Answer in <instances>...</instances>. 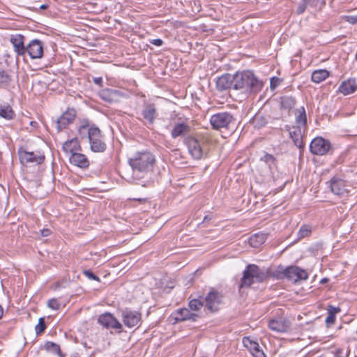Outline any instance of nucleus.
Wrapping results in <instances>:
<instances>
[{
    "mask_svg": "<svg viewBox=\"0 0 357 357\" xmlns=\"http://www.w3.org/2000/svg\"><path fill=\"white\" fill-rule=\"evenodd\" d=\"M298 114H296L295 123L296 126H301L303 128H306L307 127V116L305 108L301 107L297 111Z\"/></svg>",
    "mask_w": 357,
    "mask_h": 357,
    "instance_id": "obj_30",
    "label": "nucleus"
},
{
    "mask_svg": "<svg viewBox=\"0 0 357 357\" xmlns=\"http://www.w3.org/2000/svg\"><path fill=\"white\" fill-rule=\"evenodd\" d=\"M121 317L123 324L128 328L138 325L142 319V314L137 311L126 308L121 310Z\"/></svg>",
    "mask_w": 357,
    "mask_h": 357,
    "instance_id": "obj_10",
    "label": "nucleus"
},
{
    "mask_svg": "<svg viewBox=\"0 0 357 357\" xmlns=\"http://www.w3.org/2000/svg\"><path fill=\"white\" fill-rule=\"evenodd\" d=\"M90 127L89 120L84 119L77 130L78 134L81 138H88V130L90 129Z\"/></svg>",
    "mask_w": 357,
    "mask_h": 357,
    "instance_id": "obj_35",
    "label": "nucleus"
},
{
    "mask_svg": "<svg viewBox=\"0 0 357 357\" xmlns=\"http://www.w3.org/2000/svg\"><path fill=\"white\" fill-rule=\"evenodd\" d=\"M63 150L66 153H70L71 155L74 153L82 151L80 142L77 137H74L66 141L63 144Z\"/></svg>",
    "mask_w": 357,
    "mask_h": 357,
    "instance_id": "obj_26",
    "label": "nucleus"
},
{
    "mask_svg": "<svg viewBox=\"0 0 357 357\" xmlns=\"http://www.w3.org/2000/svg\"><path fill=\"white\" fill-rule=\"evenodd\" d=\"M234 74L225 73L218 77L216 88L220 91L234 90Z\"/></svg>",
    "mask_w": 357,
    "mask_h": 357,
    "instance_id": "obj_14",
    "label": "nucleus"
},
{
    "mask_svg": "<svg viewBox=\"0 0 357 357\" xmlns=\"http://www.w3.org/2000/svg\"><path fill=\"white\" fill-rule=\"evenodd\" d=\"M3 314V307H1V305H0V319L2 318Z\"/></svg>",
    "mask_w": 357,
    "mask_h": 357,
    "instance_id": "obj_57",
    "label": "nucleus"
},
{
    "mask_svg": "<svg viewBox=\"0 0 357 357\" xmlns=\"http://www.w3.org/2000/svg\"><path fill=\"white\" fill-rule=\"evenodd\" d=\"M98 322L107 329H122V324L109 312L100 314L98 319Z\"/></svg>",
    "mask_w": 357,
    "mask_h": 357,
    "instance_id": "obj_11",
    "label": "nucleus"
},
{
    "mask_svg": "<svg viewBox=\"0 0 357 357\" xmlns=\"http://www.w3.org/2000/svg\"><path fill=\"white\" fill-rule=\"evenodd\" d=\"M142 114L144 119L149 124H153L158 116L155 105L154 103H145L142 111Z\"/></svg>",
    "mask_w": 357,
    "mask_h": 357,
    "instance_id": "obj_20",
    "label": "nucleus"
},
{
    "mask_svg": "<svg viewBox=\"0 0 357 357\" xmlns=\"http://www.w3.org/2000/svg\"><path fill=\"white\" fill-rule=\"evenodd\" d=\"M76 110L74 108H68L59 118L54 122L55 128L57 132H61L63 130L73 123L76 117Z\"/></svg>",
    "mask_w": 357,
    "mask_h": 357,
    "instance_id": "obj_8",
    "label": "nucleus"
},
{
    "mask_svg": "<svg viewBox=\"0 0 357 357\" xmlns=\"http://www.w3.org/2000/svg\"><path fill=\"white\" fill-rule=\"evenodd\" d=\"M252 123L255 128L261 129L266 126L268 120L265 116L257 114L253 117Z\"/></svg>",
    "mask_w": 357,
    "mask_h": 357,
    "instance_id": "obj_33",
    "label": "nucleus"
},
{
    "mask_svg": "<svg viewBox=\"0 0 357 357\" xmlns=\"http://www.w3.org/2000/svg\"><path fill=\"white\" fill-rule=\"evenodd\" d=\"M306 128L301 126H292V130L290 131L289 137L292 139L295 146H296L300 151L303 150L305 145L303 142V136Z\"/></svg>",
    "mask_w": 357,
    "mask_h": 357,
    "instance_id": "obj_16",
    "label": "nucleus"
},
{
    "mask_svg": "<svg viewBox=\"0 0 357 357\" xmlns=\"http://www.w3.org/2000/svg\"><path fill=\"white\" fill-rule=\"evenodd\" d=\"M46 324L44 317H40L38 320V324L35 327V331L37 335H40L46 329Z\"/></svg>",
    "mask_w": 357,
    "mask_h": 357,
    "instance_id": "obj_41",
    "label": "nucleus"
},
{
    "mask_svg": "<svg viewBox=\"0 0 357 357\" xmlns=\"http://www.w3.org/2000/svg\"><path fill=\"white\" fill-rule=\"evenodd\" d=\"M155 162L154 155L149 151L137 152L128 160V163L134 172L143 174L152 171Z\"/></svg>",
    "mask_w": 357,
    "mask_h": 357,
    "instance_id": "obj_4",
    "label": "nucleus"
},
{
    "mask_svg": "<svg viewBox=\"0 0 357 357\" xmlns=\"http://www.w3.org/2000/svg\"><path fill=\"white\" fill-rule=\"evenodd\" d=\"M252 356L254 357H266L261 349L256 351L255 353L252 354Z\"/></svg>",
    "mask_w": 357,
    "mask_h": 357,
    "instance_id": "obj_53",
    "label": "nucleus"
},
{
    "mask_svg": "<svg viewBox=\"0 0 357 357\" xmlns=\"http://www.w3.org/2000/svg\"><path fill=\"white\" fill-rule=\"evenodd\" d=\"M24 37L21 34L11 36L10 43L17 56H24L26 54V46L24 45Z\"/></svg>",
    "mask_w": 357,
    "mask_h": 357,
    "instance_id": "obj_21",
    "label": "nucleus"
},
{
    "mask_svg": "<svg viewBox=\"0 0 357 357\" xmlns=\"http://www.w3.org/2000/svg\"><path fill=\"white\" fill-rule=\"evenodd\" d=\"M188 305L191 310L198 311L204 305V302L199 299H192L189 302Z\"/></svg>",
    "mask_w": 357,
    "mask_h": 357,
    "instance_id": "obj_39",
    "label": "nucleus"
},
{
    "mask_svg": "<svg viewBox=\"0 0 357 357\" xmlns=\"http://www.w3.org/2000/svg\"><path fill=\"white\" fill-rule=\"evenodd\" d=\"M349 352L343 349H338L334 354L333 357H348Z\"/></svg>",
    "mask_w": 357,
    "mask_h": 357,
    "instance_id": "obj_46",
    "label": "nucleus"
},
{
    "mask_svg": "<svg viewBox=\"0 0 357 357\" xmlns=\"http://www.w3.org/2000/svg\"><path fill=\"white\" fill-rule=\"evenodd\" d=\"M48 7H49V5H47V4H42L40 6V9L45 10V9L48 8Z\"/></svg>",
    "mask_w": 357,
    "mask_h": 357,
    "instance_id": "obj_54",
    "label": "nucleus"
},
{
    "mask_svg": "<svg viewBox=\"0 0 357 357\" xmlns=\"http://www.w3.org/2000/svg\"><path fill=\"white\" fill-rule=\"evenodd\" d=\"M47 306L52 310H59L60 307V303L56 298H51L47 302Z\"/></svg>",
    "mask_w": 357,
    "mask_h": 357,
    "instance_id": "obj_43",
    "label": "nucleus"
},
{
    "mask_svg": "<svg viewBox=\"0 0 357 357\" xmlns=\"http://www.w3.org/2000/svg\"><path fill=\"white\" fill-rule=\"evenodd\" d=\"M69 160L71 165L77 166L81 169H87L90 165L88 158L84 154L79 152L73 153L70 155Z\"/></svg>",
    "mask_w": 357,
    "mask_h": 357,
    "instance_id": "obj_23",
    "label": "nucleus"
},
{
    "mask_svg": "<svg viewBox=\"0 0 357 357\" xmlns=\"http://www.w3.org/2000/svg\"><path fill=\"white\" fill-rule=\"evenodd\" d=\"M210 220H211V218H210L208 215H206V216L204 218L203 222L209 221Z\"/></svg>",
    "mask_w": 357,
    "mask_h": 357,
    "instance_id": "obj_58",
    "label": "nucleus"
},
{
    "mask_svg": "<svg viewBox=\"0 0 357 357\" xmlns=\"http://www.w3.org/2000/svg\"><path fill=\"white\" fill-rule=\"evenodd\" d=\"M191 127L183 121L175 123L171 130V137L176 139L179 137H185L190 134Z\"/></svg>",
    "mask_w": 357,
    "mask_h": 357,
    "instance_id": "obj_18",
    "label": "nucleus"
},
{
    "mask_svg": "<svg viewBox=\"0 0 357 357\" xmlns=\"http://www.w3.org/2000/svg\"><path fill=\"white\" fill-rule=\"evenodd\" d=\"M345 20L351 24H357V15L346 16Z\"/></svg>",
    "mask_w": 357,
    "mask_h": 357,
    "instance_id": "obj_48",
    "label": "nucleus"
},
{
    "mask_svg": "<svg viewBox=\"0 0 357 357\" xmlns=\"http://www.w3.org/2000/svg\"><path fill=\"white\" fill-rule=\"evenodd\" d=\"M267 238V234L264 233H257L252 235L249 239L250 245L253 248H258L263 244Z\"/></svg>",
    "mask_w": 357,
    "mask_h": 357,
    "instance_id": "obj_28",
    "label": "nucleus"
},
{
    "mask_svg": "<svg viewBox=\"0 0 357 357\" xmlns=\"http://www.w3.org/2000/svg\"><path fill=\"white\" fill-rule=\"evenodd\" d=\"M312 232L311 227L307 225H304L299 229L297 236L298 239L303 238L309 236Z\"/></svg>",
    "mask_w": 357,
    "mask_h": 357,
    "instance_id": "obj_36",
    "label": "nucleus"
},
{
    "mask_svg": "<svg viewBox=\"0 0 357 357\" xmlns=\"http://www.w3.org/2000/svg\"><path fill=\"white\" fill-rule=\"evenodd\" d=\"M276 280L284 278L293 281L294 283L300 280H306L308 278V273L305 270L297 266H289L284 268L280 265L274 272L269 274Z\"/></svg>",
    "mask_w": 357,
    "mask_h": 357,
    "instance_id": "obj_3",
    "label": "nucleus"
},
{
    "mask_svg": "<svg viewBox=\"0 0 357 357\" xmlns=\"http://www.w3.org/2000/svg\"><path fill=\"white\" fill-rule=\"evenodd\" d=\"M282 79L277 77H273L271 79V83H270V88L271 90L275 89L282 82Z\"/></svg>",
    "mask_w": 357,
    "mask_h": 357,
    "instance_id": "obj_44",
    "label": "nucleus"
},
{
    "mask_svg": "<svg viewBox=\"0 0 357 357\" xmlns=\"http://www.w3.org/2000/svg\"><path fill=\"white\" fill-rule=\"evenodd\" d=\"M285 130H286L287 131H289V133L290 134V131H291V130H292V127H291V126H289V125H286V126H285Z\"/></svg>",
    "mask_w": 357,
    "mask_h": 357,
    "instance_id": "obj_55",
    "label": "nucleus"
},
{
    "mask_svg": "<svg viewBox=\"0 0 357 357\" xmlns=\"http://www.w3.org/2000/svg\"><path fill=\"white\" fill-rule=\"evenodd\" d=\"M308 6L321 8L326 4V0H305Z\"/></svg>",
    "mask_w": 357,
    "mask_h": 357,
    "instance_id": "obj_40",
    "label": "nucleus"
},
{
    "mask_svg": "<svg viewBox=\"0 0 357 357\" xmlns=\"http://www.w3.org/2000/svg\"><path fill=\"white\" fill-rule=\"evenodd\" d=\"M123 96V93L121 91L112 89H105L100 93L101 99L109 103L119 102Z\"/></svg>",
    "mask_w": 357,
    "mask_h": 357,
    "instance_id": "obj_17",
    "label": "nucleus"
},
{
    "mask_svg": "<svg viewBox=\"0 0 357 357\" xmlns=\"http://www.w3.org/2000/svg\"><path fill=\"white\" fill-rule=\"evenodd\" d=\"M261 160L264 161L270 167L271 165H276V158L271 154L266 153L263 157L261 158Z\"/></svg>",
    "mask_w": 357,
    "mask_h": 357,
    "instance_id": "obj_38",
    "label": "nucleus"
},
{
    "mask_svg": "<svg viewBox=\"0 0 357 357\" xmlns=\"http://www.w3.org/2000/svg\"><path fill=\"white\" fill-rule=\"evenodd\" d=\"M52 233V231L48 228H45L40 230V234L42 236H49Z\"/></svg>",
    "mask_w": 357,
    "mask_h": 357,
    "instance_id": "obj_52",
    "label": "nucleus"
},
{
    "mask_svg": "<svg viewBox=\"0 0 357 357\" xmlns=\"http://www.w3.org/2000/svg\"><path fill=\"white\" fill-rule=\"evenodd\" d=\"M26 54L32 59H40L43 55V43L40 40H32L26 46Z\"/></svg>",
    "mask_w": 357,
    "mask_h": 357,
    "instance_id": "obj_13",
    "label": "nucleus"
},
{
    "mask_svg": "<svg viewBox=\"0 0 357 357\" xmlns=\"http://www.w3.org/2000/svg\"><path fill=\"white\" fill-rule=\"evenodd\" d=\"M331 148V142L321 137L313 139L310 145L311 153L319 155H325L330 151Z\"/></svg>",
    "mask_w": 357,
    "mask_h": 357,
    "instance_id": "obj_9",
    "label": "nucleus"
},
{
    "mask_svg": "<svg viewBox=\"0 0 357 357\" xmlns=\"http://www.w3.org/2000/svg\"><path fill=\"white\" fill-rule=\"evenodd\" d=\"M355 59L357 61V52H356V54H355Z\"/></svg>",
    "mask_w": 357,
    "mask_h": 357,
    "instance_id": "obj_61",
    "label": "nucleus"
},
{
    "mask_svg": "<svg viewBox=\"0 0 357 357\" xmlns=\"http://www.w3.org/2000/svg\"><path fill=\"white\" fill-rule=\"evenodd\" d=\"M260 347L259 344L256 342L255 343H252V346H250V351L252 354H255L256 351L260 350Z\"/></svg>",
    "mask_w": 357,
    "mask_h": 357,
    "instance_id": "obj_51",
    "label": "nucleus"
},
{
    "mask_svg": "<svg viewBox=\"0 0 357 357\" xmlns=\"http://www.w3.org/2000/svg\"><path fill=\"white\" fill-rule=\"evenodd\" d=\"M21 162L23 164L36 163L37 165L42 164L45 160V156L43 155H37L34 152L24 151L20 154Z\"/></svg>",
    "mask_w": 357,
    "mask_h": 357,
    "instance_id": "obj_22",
    "label": "nucleus"
},
{
    "mask_svg": "<svg viewBox=\"0 0 357 357\" xmlns=\"http://www.w3.org/2000/svg\"><path fill=\"white\" fill-rule=\"evenodd\" d=\"M234 121V119L232 114L226 112L215 114L210 118V123L214 130L227 129Z\"/></svg>",
    "mask_w": 357,
    "mask_h": 357,
    "instance_id": "obj_7",
    "label": "nucleus"
},
{
    "mask_svg": "<svg viewBox=\"0 0 357 357\" xmlns=\"http://www.w3.org/2000/svg\"><path fill=\"white\" fill-rule=\"evenodd\" d=\"M268 328L275 332L284 333L289 330V323L284 318L279 317L268 321Z\"/></svg>",
    "mask_w": 357,
    "mask_h": 357,
    "instance_id": "obj_19",
    "label": "nucleus"
},
{
    "mask_svg": "<svg viewBox=\"0 0 357 357\" xmlns=\"http://www.w3.org/2000/svg\"><path fill=\"white\" fill-rule=\"evenodd\" d=\"M340 311L341 309L339 307H334L331 305H329L328 306L327 317L325 320L327 327H330L335 324L336 319V314H337Z\"/></svg>",
    "mask_w": 357,
    "mask_h": 357,
    "instance_id": "obj_27",
    "label": "nucleus"
},
{
    "mask_svg": "<svg viewBox=\"0 0 357 357\" xmlns=\"http://www.w3.org/2000/svg\"><path fill=\"white\" fill-rule=\"evenodd\" d=\"M280 106L281 108L286 110H290L294 107L296 105V100L292 96H282L280 98Z\"/></svg>",
    "mask_w": 357,
    "mask_h": 357,
    "instance_id": "obj_31",
    "label": "nucleus"
},
{
    "mask_svg": "<svg viewBox=\"0 0 357 357\" xmlns=\"http://www.w3.org/2000/svg\"><path fill=\"white\" fill-rule=\"evenodd\" d=\"M331 191L337 195L343 196L348 193L347 185L345 181L337 177L333 176L329 181Z\"/></svg>",
    "mask_w": 357,
    "mask_h": 357,
    "instance_id": "obj_15",
    "label": "nucleus"
},
{
    "mask_svg": "<svg viewBox=\"0 0 357 357\" xmlns=\"http://www.w3.org/2000/svg\"><path fill=\"white\" fill-rule=\"evenodd\" d=\"M223 298L224 296L222 292L215 288H211L204 298L205 307L211 312H215L219 310Z\"/></svg>",
    "mask_w": 357,
    "mask_h": 357,
    "instance_id": "obj_6",
    "label": "nucleus"
},
{
    "mask_svg": "<svg viewBox=\"0 0 357 357\" xmlns=\"http://www.w3.org/2000/svg\"><path fill=\"white\" fill-rule=\"evenodd\" d=\"M184 142L188 149L190 154L193 158L199 160L202 157V148L200 142L195 137L188 136L185 138Z\"/></svg>",
    "mask_w": 357,
    "mask_h": 357,
    "instance_id": "obj_12",
    "label": "nucleus"
},
{
    "mask_svg": "<svg viewBox=\"0 0 357 357\" xmlns=\"http://www.w3.org/2000/svg\"><path fill=\"white\" fill-rule=\"evenodd\" d=\"M357 90V82L355 79L349 78L343 81L338 88V92L344 96L354 93Z\"/></svg>",
    "mask_w": 357,
    "mask_h": 357,
    "instance_id": "obj_24",
    "label": "nucleus"
},
{
    "mask_svg": "<svg viewBox=\"0 0 357 357\" xmlns=\"http://www.w3.org/2000/svg\"><path fill=\"white\" fill-rule=\"evenodd\" d=\"M45 348L47 351H52V352L59 354V355L61 354V351L59 345L54 342H47L45 344Z\"/></svg>",
    "mask_w": 357,
    "mask_h": 357,
    "instance_id": "obj_37",
    "label": "nucleus"
},
{
    "mask_svg": "<svg viewBox=\"0 0 357 357\" xmlns=\"http://www.w3.org/2000/svg\"><path fill=\"white\" fill-rule=\"evenodd\" d=\"M329 76V72L324 69L314 70L311 76V80L314 83H320Z\"/></svg>",
    "mask_w": 357,
    "mask_h": 357,
    "instance_id": "obj_29",
    "label": "nucleus"
},
{
    "mask_svg": "<svg viewBox=\"0 0 357 357\" xmlns=\"http://www.w3.org/2000/svg\"><path fill=\"white\" fill-rule=\"evenodd\" d=\"M150 43H151L152 45H154L155 46L160 47V46L162 45L163 40L160 38L153 39V40H150Z\"/></svg>",
    "mask_w": 357,
    "mask_h": 357,
    "instance_id": "obj_50",
    "label": "nucleus"
},
{
    "mask_svg": "<svg viewBox=\"0 0 357 357\" xmlns=\"http://www.w3.org/2000/svg\"><path fill=\"white\" fill-rule=\"evenodd\" d=\"M30 124L33 126H35L36 125H37V122L36 121H31Z\"/></svg>",
    "mask_w": 357,
    "mask_h": 357,
    "instance_id": "obj_60",
    "label": "nucleus"
},
{
    "mask_svg": "<svg viewBox=\"0 0 357 357\" xmlns=\"http://www.w3.org/2000/svg\"><path fill=\"white\" fill-rule=\"evenodd\" d=\"M175 320L176 322H182L187 320L197 321L199 316L192 313L188 308H181L176 311Z\"/></svg>",
    "mask_w": 357,
    "mask_h": 357,
    "instance_id": "obj_25",
    "label": "nucleus"
},
{
    "mask_svg": "<svg viewBox=\"0 0 357 357\" xmlns=\"http://www.w3.org/2000/svg\"><path fill=\"white\" fill-rule=\"evenodd\" d=\"M255 341L250 340L249 337H244L243 338V343L245 347L250 349V346H252V343H255Z\"/></svg>",
    "mask_w": 357,
    "mask_h": 357,
    "instance_id": "obj_47",
    "label": "nucleus"
},
{
    "mask_svg": "<svg viewBox=\"0 0 357 357\" xmlns=\"http://www.w3.org/2000/svg\"><path fill=\"white\" fill-rule=\"evenodd\" d=\"M92 80L93 83L98 85V86H103V80L101 77H92Z\"/></svg>",
    "mask_w": 357,
    "mask_h": 357,
    "instance_id": "obj_49",
    "label": "nucleus"
},
{
    "mask_svg": "<svg viewBox=\"0 0 357 357\" xmlns=\"http://www.w3.org/2000/svg\"><path fill=\"white\" fill-rule=\"evenodd\" d=\"M83 274L90 280L100 282V278L95 275L91 270L83 271Z\"/></svg>",
    "mask_w": 357,
    "mask_h": 357,
    "instance_id": "obj_42",
    "label": "nucleus"
},
{
    "mask_svg": "<svg viewBox=\"0 0 357 357\" xmlns=\"http://www.w3.org/2000/svg\"><path fill=\"white\" fill-rule=\"evenodd\" d=\"M88 139L90 144V149L94 153H102L107 149V144L101 130L94 124L91 125L88 130Z\"/></svg>",
    "mask_w": 357,
    "mask_h": 357,
    "instance_id": "obj_5",
    "label": "nucleus"
},
{
    "mask_svg": "<svg viewBox=\"0 0 357 357\" xmlns=\"http://www.w3.org/2000/svg\"><path fill=\"white\" fill-rule=\"evenodd\" d=\"M234 90H242L245 93H257L264 83L250 70L237 72L234 74Z\"/></svg>",
    "mask_w": 357,
    "mask_h": 357,
    "instance_id": "obj_1",
    "label": "nucleus"
},
{
    "mask_svg": "<svg viewBox=\"0 0 357 357\" xmlns=\"http://www.w3.org/2000/svg\"><path fill=\"white\" fill-rule=\"evenodd\" d=\"M12 81L11 75L4 70H0V87L5 88L8 86Z\"/></svg>",
    "mask_w": 357,
    "mask_h": 357,
    "instance_id": "obj_34",
    "label": "nucleus"
},
{
    "mask_svg": "<svg viewBox=\"0 0 357 357\" xmlns=\"http://www.w3.org/2000/svg\"><path fill=\"white\" fill-rule=\"evenodd\" d=\"M134 199V200H137V201H138V202H145V201H146V199H141V198H139V199H135H135Z\"/></svg>",
    "mask_w": 357,
    "mask_h": 357,
    "instance_id": "obj_59",
    "label": "nucleus"
},
{
    "mask_svg": "<svg viewBox=\"0 0 357 357\" xmlns=\"http://www.w3.org/2000/svg\"><path fill=\"white\" fill-rule=\"evenodd\" d=\"M328 282V279L327 278H322L320 281L321 284H325Z\"/></svg>",
    "mask_w": 357,
    "mask_h": 357,
    "instance_id": "obj_56",
    "label": "nucleus"
},
{
    "mask_svg": "<svg viewBox=\"0 0 357 357\" xmlns=\"http://www.w3.org/2000/svg\"><path fill=\"white\" fill-rule=\"evenodd\" d=\"M0 116L11 120L15 117V114L10 105H0Z\"/></svg>",
    "mask_w": 357,
    "mask_h": 357,
    "instance_id": "obj_32",
    "label": "nucleus"
},
{
    "mask_svg": "<svg viewBox=\"0 0 357 357\" xmlns=\"http://www.w3.org/2000/svg\"><path fill=\"white\" fill-rule=\"evenodd\" d=\"M268 278V269L264 271L255 264H248L243 272V276L238 284L239 291L249 288L254 283H262Z\"/></svg>",
    "mask_w": 357,
    "mask_h": 357,
    "instance_id": "obj_2",
    "label": "nucleus"
},
{
    "mask_svg": "<svg viewBox=\"0 0 357 357\" xmlns=\"http://www.w3.org/2000/svg\"><path fill=\"white\" fill-rule=\"evenodd\" d=\"M308 7L305 0H302L301 1V3H299L298 6L297 7V9H296V13L298 15H301V14H303L306 8Z\"/></svg>",
    "mask_w": 357,
    "mask_h": 357,
    "instance_id": "obj_45",
    "label": "nucleus"
}]
</instances>
